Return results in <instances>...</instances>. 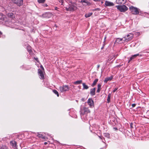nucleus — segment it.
<instances>
[{
	"label": "nucleus",
	"mask_w": 149,
	"mask_h": 149,
	"mask_svg": "<svg viewBox=\"0 0 149 149\" xmlns=\"http://www.w3.org/2000/svg\"><path fill=\"white\" fill-rule=\"evenodd\" d=\"M44 145H47V142H44Z\"/></svg>",
	"instance_id": "43"
},
{
	"label": "nucleus",
	"mask_w": 149,
	"mask_h": 149,
	"mask_svg": "<svg viewBox=\"0 0 149 149\" xmlns=\"http://www.w3.org/2000/svg\"><path fill=\"white\" fill-rule=\"evenodd\" d=\"M100 90H101L100 89H97V92L99 93L100 92Z\"/></svg>",
	"instance_id": "38"
},
{
	"label": "nucleus",
	"mask_w": 149,
	"mask_h": 149,
	"mask_svg": "<svg viewBox=\"0 0 149 149\" xmlns=\"http://www.w3.org/2000/svg\"><path fill=\"white\" fill-rule=\"evenodd\" d=\"M80 2L82 3V4L83 3H85V4H83L84 5L90 6L91 5V3L90 2L86 0H81Z\"/></svg>",
	"instance_id": "12"
},
{
	"label": "nucleus",
	"mask_w": 149,
	"mask_h": 149,
	"mask_svg": "<svg viewBox=\"0 0 149 149\" xmlns=\"http://www.w3.org/2000/svg\"><path fill=\"white\" fill-rule=\"evenodd\" d=\"M124 39V38L123 37L122 38H117L116 39L115 42L117 43H121L122 42V41H123Z\"/></svg>",
	"instance_id": "14"
},
{
	"label": "nucleus",
	"mask_w": 149,
	"mask_h": 149,
	"mask_svg": "<svg viewBox=\"0 0 149 149\" xmlns=\"http://www.w3.org/2000/svg\"><path fill=\"white\" fill-rule=\"evenodd\" d=\"M58 8L57 7H56L55 8V10H57V9Z\"/></svg>",
	"instance_id": "45"
},
{
	"label": "nucleus",
	"mask_w": 149,
	"mask_h": 149,
	"mask_svg": "<svg viewBox=\"0 0 149 149\" xmlns=\"http://www.w3.org/2000/svg\"><path fill=\"white\" fill-rule=\"evenodd\" d=\"M10 145L14 148H17V143L15 141H12L10 142Z\"/></svg>",
	"instance_id": "8"
},
{
	"label": "nucleus",
	"mask_w": 149,
	"mask_h": 149,
	"mask_svg": "<svg viewBox=\"0 0 149 149\" xmlns=\"http://www.w3.org/2000/svg\"><path fill=\"white\" fill-rule=\"evenodd\" d=\"M105 5L106 6H113L114 5V4L113 2L107 1H105Z\"/></svg>",
	"instance_id": "9"
},
{
	"label": "nucleus",
	"mask_w": 149,
	"mask_h": 149,
	"mask_svg": "<svg viewBox=\"0 0 149 149\" xmlns=\"http://www.w3.org/2000/svg\"><path fill=\"white\" fill-rule=\"evenodd\" d=\"M105 45V43H104V44H103V46L102 47L101 49H102L104 48V47Z\"/></svg>",
	"instance_id": "40"
},
{
	"label": "nucleus",
	"mask_w": 149,
	"mask_h": 149,
	"mask_svg": "<svg viewBox=\"0 0 149 149\" xmlns=\"http://www.w3.org/2000/svg\"><path fill=\"white\" fill-rule=\"evenodd\" d=\"M60 2L61 3H63V0H61V1Z\"/></svg>",
	"instance_id": "42"
},
{
	"label": "nucleus",
	"mask_w": 149,
	"mask_h": 149,
	"mask_svg": "<svg viewBox=\"0 0 149 149\" xmlns=\"http://www.w3.org/2000/svg\"><path fill=\"white\" fill-rule=\"evenodd\" d=\"M129 9L131 11L132 14L134 15H137L139 13L138 9L136 7L133 6H131L129 8Z\"/></svg>",
	"instance_id": "4"
},
{
	"label": "nucleus",
	"mask_w": 149,
	"mask_h": 149,
	"mask_svg": "<svg viewBox=\"0 0 149 149\" xmlns=\"http://www.w3.org/2000/svg\"><path fill=\"white\" fill-rule=\"evenodd\" d=\"M27 49L28 52L30 54H31V53L32 52V51L31 49V47L30 46H28L27 47Z\"/></svg>",
	"instance_id": "22"
},
{
	"label": "nucleus",
	"mask_w": 149,
	"mask_h": 149,
	"mask_svg": "<svg viewBox=\"0 0 149 149\" xmlns=\"http://www.w3.org/2000/svg\"><path fill=\"white\" fill-rule=\"evenodd\" d=\"M83 110L84 111V114L90 113V111L88 108L84 107L83 108Z\"/></svg>",
	"instance_id": "15"
},
{
	"label": "nucleus",
	"mask_w": 149,
	"mask_h": 149,
	"mask_svg": "<svg viewBox=\"0 0 149 149\" xmlns=\"http://www.w3.org/2000/svg\"><path fill=\"white\" fill-rule=\"evenodd\" d=\"M93 14L92 13H86L85 15V17L86 18L88 17L91 16Z\"/></svg>",
	"instance_id": "23"
},
{
	"label": "nucleus",
	"mask_w": 149,
	"mask_h": 149,
	"mask_svg": "<svg viewBox=\"0 0 149 149\" xmlns=\"http://www.w3.org/2000/svg\"><path fill=\"white\" fill-rule=\"evenodd\" d=\"M43 6L44 7H47L48 6L45 3L43 5Z\"/></svg>",
	"instance_id": "37"
},
{
	"label": "nucleus",
	"mask_w": 149,
	"mask_h": 149,
	"mask_svg": "<svg viewBox=\"0 0 149 149\" xmlns=\"http://www.w3.org/2000/svg\"><path fill=\"white\" fill-rule=\"evenodd\" d=\"M107 38V36H105L104 37V43H105V41H106V39Z\"/></svg>",
	"instance_id": "36"
},
{
	"label": "nucleus",
	"mask_w": 149,
	"mask_h": 149,
	"mask_svg": "<svg viewBox=\"0 0 149 149\" xmlns=\"http://www.w3.org/2000/svg\"><path fill=\"white\" fill-rule=\"evenodd\" d=\"M114 129L115 130H118V129L116 127H114Z\"/></svg>",
	"instance_id": "44"
},
{
	"label": "nucleus",
	"mask_w": 149,
	"mask_h": 149,
	"mask_svg": "<svg viewBox=\"0 0 149 149\" xmlns=\"http://www.w3.org/2000/svg\"><path fill=\"white\" fill-rule=\"evenodd\" d=\"M101 85L100 84H98L97 85V89L101 90Z\"/></svg>",
	"instance_id": "30"
},
{
	"label": "nucleus",
	"mask_w": 149,
	"mask_h": 149,
	"mask_svg": "<svg viewBox=\"0 0 149 149\" xmlns=\"http://www.w3.org/2000/svg\"><path fill=\"white\" fill-rule=\"evenodd\" d=\"M116 7L120 12H124L128 9V8L125 5L116 6Z\"/></svg>",
	"instance_id": "2"
},
{
	"label": "nucleus",
	"mask_w": 149,
	"mask_h": 149,
	"mask_svg": "<svg viewBox=\"0 0 149 149\" xmlns=\"http://www.w3.org/2000/svg\"><path fill=\"white\" fill-rule=\"evenodd\" d=\"M104 135L106 137L108 138H109L110 137V134L108 133H104Z\"/></svg>",
	"instance_id": "28"
},
{
	"label": "nucleus",
	"mask_w": 149,
	"mask_h": 149,
	"mask_svg": "<svg viewBox=\"0 0 149 149\" xmlns=\"http://www.w3.org/2000/svg\"><path fill=\"white\" fill-rule=\"evenodd\" d=\"M132 123H131L130 124V125L131 127V128H133V127H132Z\"/></svg>",
	"instance_id": "41"
},
{
	"label": "nucleus",
	"mask_w": 149,
	"mask_h": 149,
	"mask_svg": "<svg viewBox=\"0 0 149 149\" xmlns=\"http://www.w3.org/2000/svg\"><path fill=\"white\" fill-rule=\"evenodd\" d=\"M139 54H137L133 55L130 58V60H129L128 62H129L131 61L136 58L138 56H139Z\"/></svg>",
	"instance_id": "18"
},
{
	"label": "nucleus",
	"mask_w": 149,
	"mask_h": 149,
	"mask_svg": "<svg viewBox=\"0 0 149 149\" xmlns=\"http://www.w3.org/2000/svg\"><path fill=\"white\" fill-rule=\"evenodd\" d=\"M99 65H98V68H99Z\"/></svg>",
	"instance_id": "46"
},
{
	"label": "nucleus",
	"mask_w": 149,
	"mask_h": 149,
	"mask_svg": "<svg viewBox=\"0 0 149 149\" xmlns=\"http://www.w3.org/2000/svg\"><path fill=\"white\" fill-rule=\"evenodd\" d=\"M46 0H38V2L39 3H45Z\"/></svg>",
	"instance_id": "27"
},
{
	"label": "nucleus",
	"mask_w": 149,
	"mask_h": 149,
	"mask_svg": "<svg viewBox=\"0 0 149 149\" xmlns=\"http://www.w3.org/2000/svg\"><path fill=\"white\" fill-rule=\"evenodd\" d=\"M136 104H133L132 105V107H134L136 106Z\"/></svg>",
	"instance_id": "35"
},
{
	"label": "nucleus",
	"mask_w": 149,
	"mask_h": 149,
	"mask_svg": "<svg viewBox=\"0 0 149 149\" xmlns=\"http://www.w3.org/2000/svg\"><path fill=\"white\" fill-rule=\"evenodd\" d=\"M95 11H100V9L99 8H97L96 9H95L94 10Z\"/></svg>",
	"instance_id": "32"
},
{
	"label": "nucleus",
	"mask_w": 149,
	"mask_h": 149,
	"mask_svg": "<svg viewBox=\"0 0 149 149\" xmlns=\"http://www.w3.org/2000/svg\"><path fill=\"white\" fill-rule=\"evenodd\" d=\"M103 145L104 146V147H102V148L103 149H106L107 148L106 144L105 143H103Z\"/></svg>",
	"instance_id": "31"
},
{
	"label": "nucleus",
	"mask_w": 149,
	"mask_h": 149,
	"mask_svg": "<svg viewBox=\"0 0 149 149\" xmlns=\"http://www.w3.org/2000/svg\"><path fill=\"white\" fill-rule=\"evenodd\" d=\"M34 58L35 59L36 61L38 63L39 62V61H38V58H35L34 57Z\"/></svg>",
	"instance_id": "34"
},
{
	"label": "nucleus",
	"mask_w": 149,
	"mask_h": 149,
	"mask_svg": "<svg viewBox=\"0 0 149 149\" xmlns=\"http://www.w3.org/2000/svg\"><path fill=\"white\" fill-rule=\"evenodd\" d=\"M8 16L9 17L13 18L15 17L13 13H9L8 14Z\"/></svg>",
	"instance_id": "24"
},
{
	"label": "nucleus",
	"mask_w": 149,
	"mask_h": 149,
	"mask_svg": "<svg viewBox=\"0 0 149 149\" xmlns=\"http://www.w3.org/2000/svg\"><path fill=\"white\" fill-rule=\"evenodd\" d=\"M37 136L39 138H41L43 139L44 141H46L48 139V138L46 137L45 136L43 135L42 134L39 133H37Z\"/></svg>",
	"instance_id": "11"
},
{
	"label": "nucleus",
	"mask_w": 149,
	"mask_h": 149,
	"mask_svg": "<svg viewBox=\"0 0 149 149\" xmlns=\"http://www.w3.org/2000/svg\"><path fill=\"white\" fill-rule=\"evenodd\" d=\"M82 80H80L75 81L73 83V84L76 85H78L82 83Z\"/></svg>",
	"instance_id": "21"
},
{
	"label": "nucleus",
	"mask_w": 149,
	"mask_h": 149,
	"mask_svg": "<svg viewBox=\"0 0 149 149\" xmlns=\"http://www.w3.org/2000/svg\"><path fill=\"white\" fill-rule=\"evenodd\" d=\"M14 3H15L17 5L20 6L22 5L23 0H11Z\"/></svg>",
	"instance_id": "7"
},
{
	"label": "nucleus",
	"mask_w": 149,
	"mask_h": 149,
	"mask_svg": "<svg viewBox=\"0 0 149 149\" xmlns=\"http://www.w3.org/2000/svg\"><path fill=\"white\" fill-rule=\"evenodd\" d=\"M0 149H8V148L6 146H3L1 147Z\"/></svg>",
	"instance_id": "29"
},
{
	"label": "nucleus",
	"mask_w": 149,
	"mask_h": 149,
	"mask_svg": "<svg viewBox=\"0 0 149 149\" xmlns=\"http://www.w3.org/2000/svg\"><path fill=\"white\" fill-rule=\"evenodd\" d=\"M133 37V35L132 33H129L124 36L123 38L124 41L127 42L131 40Z\"/></svg>",
	"instance_id": "5"
},
{
	"label": "nucleus",
	"mask_w": 149,
	"mask_h": 149,
	"mask_svg": "<svg viewBox=\"0 0 149 149\" xmlns=\"http://www.w3.org/2000/svg\"><path fill=\"white\" fill-rule=\"evenodd\" d=\"M111 96V94L109 93L108 95V97H107V102L108 103H109V102H110V99Z\"/></svg>",
	"instance_id": "25"
},
{
	"label": "nucleus",
	"mask_w": 149,
	"mask_h": 149,
	"mask_svg": "<svg viewBox=\"0 0 149 149\" xmlns=\"http://www.w3.org/2000/svg\"><path fill=\"white\" fill-rule=\"evenodd\" d=\"M40 68L42 70L40 69L38 70V74L40 76V78L42 79H44V69L42 66H40Z\"/></svg>",
	"instance_id": "3"
},
{
	"label": "nucleus",
	"mask_w": 149,
	"mask_h": 149,
	"mask_svg": "<svg viewBox=\"0 0 149 149\" xmlns=\"http://www.w3.org/2000/svg\"><path fill=\"white\" fill-rule=\"evenodd\" d=\"M53 92L56 95L57 97L59 96V95L58 92L56 90H54L53 91Z\"/></svg>",
	"instance_id": "26"
},
{
	"label": "nucleus",
	"mask_w": 149,
	"mask_h": 149,
	"mask_svg": "<svg viewBox=\"0 0 149 149\" xmlns=\"http://www.w3.org/2000/svg\"><path fill=\"white\" fill-rule=\"evenodd\" d=\"M59 89L61 92L68 91L69 90V86L67 85H64L62 86H60Z\"/></svg>",
	"instance_id": "6"
},
{
	"label": "nucleus",
	"mask_w": 149,
	"mask_h": 149,
	"mask_svg": "<svg viewBox=\"0 0 149 149\" xmlns=\"http://www.w3.org/2000/svg\"><path fill=\"white\" fill-rule=\"evenodd\" d=\"M2 14H0V17H2ZM3 19H3H2V18H1V17H0V19H1H1Z\"/></svg>",
	"instance_id": "39"
},
{
	"label": "nucleus",
	"mask_w": 149,
	"mask_h": 149,
	"mask_svg": "<svg viewBox=\"0 0 149 149\" xmlns=\"http://www.w3.org/2000/svg\"><path fill=\"white\" fill-rule=\"evenodd\" d=\"M98 80V79H96L93 81V84L91 85V86L93 87L94 86H95L96 85Z\"/></svg>",
	"instance_id": "20"
},
{
	"label": "nucleus",
	"mask_w": 149,
	"mask_h": 149,
	"mask_svg": "<svg viewBox=\"0 0 149 149\" xmlns=\"http://www.w3.org/2000/svg\"><path fill=\"white\" fill-rule=\"evenodd\" d=\"M113 78V76H111L109 77H106L105 78V80L104 81L106 83H107L108 81H111Z\"/></svg>",
	"instance_id": "16"
},
{
	"label": "nucleus",
	"mask_w": 149,
	"mask_h": 149,
	"mask_svg": "<svg viewBox=\"0 0 149 149\" xmlns=\"http://www.w3.org/2000/svg\"><path fill=\"white\" fill-rule=\"evenodd\" d=\"M83 89H88L89 88V86L86 85V83H82Z\"/></svg>",
	"instance_id": "19"
},
{
	"label": "nucleus",
	"mask_w": 149,
	"mask_h": 149,
	"mask_svg": "<svg viewBox=\"0 0 149 149\" xmlns=\"http://www.w3.org/2000/svg\"><path fill=\"white\" fill-rule=\"evenodd\" d=\"M126 0H116L117 3L119 4H123L126 3Z\"/></svg>",
	"instance_id": "13"
},
{
	"label": "nucleus",
	"mask_w": 149,
	"mask_h": 149,
	"mask_svg": "<svg viewBox=\"0 0 149 149\" xmlns=\"http://www.w3.org/2000/svg\"><path fill=\"white\" fill-rule=\"evenodd\" d=\"M117 89V88H115L113 91V92L114 93Z\"/></svg>",
	"instance_id": "33"
},
{
	"label": "nucleus",
	"mask_w": 149,
	"mask_h": 149,
	"mask_svg": "<svg viewBox=\"0 0 149 149\" xmlns=\"http://www.w3.org/2000/svg\"><path fill=\"white\" fill-rule=\"evenodd\" d=\"M65 8L67 11L71 12L75 11L77 8L76 6L72 4H69L68 6L65 7Z\"/></svg>",
	"instance_id": "1"
},
{
	"label": "nucleus",
	"mask_w": 149,
	"mask_h": 149,
	"mask_svg": "<svg viewBox=\"0 0 149 149\" xmlns=\"http://www.w3.org/2000/svg\"><path fill=\"white\" fill-rule=\"evenodd\" d=\"M87 103L91 107L94 105L93 101L92 99L89 98L88 100Z\"/></svg>",
	"instance_id": "10"
},
{
	"label": "nucleus",
	"mask_w": 149,
	"mask_h": 149,
	"mask_svg": "<svg viewBox=\"0 0 149 149\" xmlns=\"http://www.w3.org/2000/svg\"><path fill=\"white\" fill-rule=\"evenodd\" d=\"M95 88L91 89L90 91V94L92 95H95Z\"/></svg>",
	"instance_id": "17"
}]
</instances>
